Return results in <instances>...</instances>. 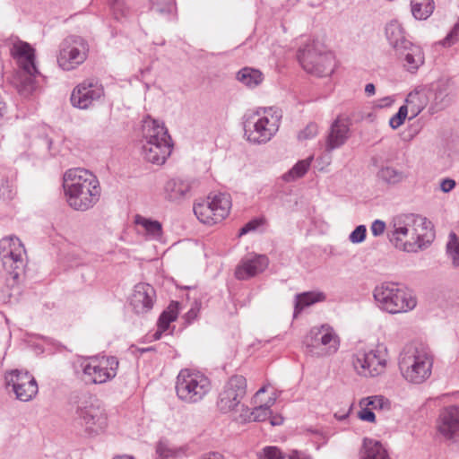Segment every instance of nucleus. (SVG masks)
Returning <instances> with one entry per match:
<instances>
[{
	"instance_id": "f257e3e1",
	"label": "nucleus",
	"mask_w": 459,
	"mask_h": 459,
	"mask_svg": "<svg viewBox=\"0 0 459 459\" xmlns=\"http://www.w3.org/2000/svg\"><path fill=\"white\" fill-rule=\"evenodd\" d=\"M387 237L398 250L416 253L427 248L435 238L431 221L415 213H401L389 222Z\"/></svg>"
},
{
	"instance_id": "f03ea898",
	"label": "nucleus",
	"mask_w": 459,
	"mask_h": 459,
	"mask_svg": "<svg viewBox=\"0 0 459 459\" xmlns=\"http://www.w3.org/2000/svg\"><path fill=\"white\" fill-rule=\"evenodd\" d=\"M63 186L68 205L75 211L92 208L101 194L97 177L82 168L68 169L64 175Z\"/></svg>"
},
{
	"instance_id": "7ed1b4c3",
	"label": "nucleus",
	"mask_w": 459,
	"mask_h": 459,
	"mask_svg": "<svg viewBox=\"0 0 459 459\" xmlns=\"http://www.w3.org/2000/svg\"><path fill=\"white\" fill-rule=\"evenodd\" d=\"M11 56L16 60L19 65L12 84L22 98H29L37 88V77L40 75L35 64V50L27 42L17 37L7 39Z\"/></svg>"
},
{
	"instance_id": "20e7f679",
	"label": "nucleus",
	"mask_w": 459,
	"mask_h": 459,
	"mask_svg": "<svg viewBox=\"0 0 459 459\" xmlns=\"http://www.w3.org/2000/svg\"><path fill=\"white\" fill-rule=\"evenodd\" d=\"M433 362L434 356L427 344L411 342L403 348L398 364L407 381L421 384L431 376Z\"/></svg>"
},
{
	"instance_id": "39448f33",
	"label": "nucleus",
	"mask_w": 459,
	"mask_h": 459,
	"mask_svg": "<svg viewBox=\"0 0 459 459\" xmlns=\"http://www.w3.org/2000/svg\"><path fill=\"white\" fill-rule=\"evenodd\" d=\"M142 155L152 164L162 165L172 152L171 138L163 124L146 118L143 124Z\"/></svg>"
},
{
	"instance_id": "423d86ee",
	"label": "nucleus",
	"mask_w": 459,
	"mask_h": 459,
	"mask_svg": "<svg viewBox=\"0 0 459 459\" xmlns=\"http://www.w3.org/2000/svg\"><path fill=\"white\" fill-rule=\"evenodd\" d=\"M281 117V110L272 107L246 115L243 127L247 140L255 144L268 143L278 132Z\"/></svg>"
},
{
	"instance_id": "0eeeda50",
	"label": "nucleus",
	"mask_w": 459,
	"mask_h": 459,
	"mask_svg": "<svg viewBox=\"0 0 459 459\" xmlns=\"http://www.w3.org/2000/svg\"><path fill=\"white\" fill-rule=\"evenodd\" d=\"M373 297L377 307L390 314L406 313L417 305L412 293L395 282H383L376 286Z\"/></svg>"
},
{
	"instance_id": "6e6552de",
	"label": "nucleus",
	"mask_w": 459,
	"mask_h": 459,
	"mask_svg": "<svg viewBox=\"0 0 459 459\" xmlns=\"http://www.w3.org/2000/svg\"><path fill=\"white\" fill-rule=\"evenodd\" d=\"M298 58L307 73L318 77L331 75L334 70L335 62L333 53L325 50L318 43L313 42L300 48Z\"/></svg>"
},
{
	"instance_id": "1a4fd4ad",
	"label": "nucleus",
	"mask_w": 459,
	"mask_h": 459,
	"mask_svg": "<svg viewBox=\"0 0 459 459\" xmlns=\"http://www.w3.org/2000/svg\"><path fill=\"white\" fill-rule=\"evenodd\" d=\"M387 359L386 347L384 344H377L375 348L357 350L352 357V364L359 376L373 377L385 370Z\"/></svg>"
},
{
	"instance_id": "9d476101",
	"label": "nucleus",
	"mask_w": 459,
	"mask_h": 459,
	"mask_svg": "<svg viewBox=\"0 0 459 459\" xmlns=\"http://www.w3.org/2000/svg\"><path fill=\"white\" fill-rule=\"evenodd\" d=\"M211 382L204 374L188 368L181 369L176 382V392L180 400L199 402L211 391Z\"/></svg>"
},
{
	"instance_id": "9b49d317",
	"label": "nucleus",
	"mask_w": 459,
	"mask_h": 459,
	"mask_svg": "<svg viewBox=\"0 0 459 459\" xmlns=\"http://www.w3.org/2000/svg\"><path fill=\"white\" fill-rule=\"evenodd\" d=\"M231 198L227 193L209 195L206 200L194 204V212L204 224L212 225L222 221L231 209Z\"/></svg>"
},
{
	"instance_id": "f8f14e48",
	"label": "nucleus",
	"mask_w": 459,
	"mask_h": 459,
	"mask_svg": "<svg viewBox=\"0 0 459 459\" xmlns=\"http://www.w3.org/2000/svg\"><path fill=\"white\" fill-rule=\"evenodd\" d=\"M308 353L313 356H326L335 353L339 349V337L333 327L322 325L311 328L303 341Z\"/></svg>"
},
{
	"instance_id": "ddd939ff",
	"label": "nucleus",
	"mask_w": 459,
	"mask_h": 459,
	"mask_svg": "<svg viewBox=\"0 0 459 459\" xmlns=\"http://www.w3.org/2000/svg\"><path fill=\"white\" fill-rule=\"evenodd\" d=\"M25 248L16 237H5L0 240V259L5 272L16 281L25 266Z\"/></svg>"
},
{
	"instance_id": "4468645a",
	"label": "nucleus",
	"mask_w": 459,
	"mask_h": 459,
	"mask_svg": "<svg viewBox=\"0 0 459 459\" xmlns=\"http://www.w3.org/2000/svg\"><path fill=\"white\" fill-rule=\"evenodd\" d=\"M89 45L80 36H68L60 44L58 65L65 71H72L82 65L88 56Z\"/></svg>"
},
{
	"instance_id": "2eb2a0df",
	"label": "nucleus",
	"mask_w": 459,
	"mask_h": 459,
	"mask_svg": "<svg viewBox=\"0 0 459 459\" xmlns=\"http://www.w3.org/2000/svg\"><path fill=\"white\" fill-rule=\"evenodd\" d=\"M118 360L115 357H92L82 362L84 381L103 384L117 375Z\"/></svg>"
},
{
	"instance_id": "dca6fc26",
	"label": "nucleus",
	"mask_w": 459,
	"mask_h": 459,
	"mask_svg": "<svg viewBox=\"0 0 459 459\" xmlns=\"http://www.w3.org/2000/svg\"><path fill=\"white\" fill-rule=\"evenodd\" d=\"M102 97H104L103 85L97 79L90 78L74 87L70 100L74 108L87 109Z\"/></svg>"
},
{
	"instance_id": "f3484780",
	"label": "nucleus",
	"mask_w": 459,
	"mask_h": 459,
	"mask_svg": "<svg viewBox=\"0 0 459 459\" xmlns=\"http://www.w3.org/2000/svg\"><path fill=\"white\" fill-rule=\"evenodd\" d=\"M4 378L6 388L13 392L20 402H30L38 393V384L28 372L13 370Z\"/></svg>"
},
{
	"instance_id": "a211bd4d",
	"label": "nucleus",
	"mask_w": 459,
	"mask_h": 459,
	"mask_svg": "<svg viewBox=\"0 0 459 459\" xmlns=\"http://www.w3.org/2000/svg\"><path fill=\"white\" fill-rule=\"evenodd\" d=\"M74 422L89 435H96L107 427V417L100 405L88 403L77 409Z\"/></svg>"
},
{
	"instance_id": "6ab92c4d",
	"label": "nucleus",
	"mask_w": 459,
	"mask_h": 459,
	"mask_svg": "<svg viewBox=\"0 0 459 459\" xmlns=\"http://www.w3.org/2000/svg\"><path fill=\"white\" fill-rule=\"evenodd\" d=\"M426 90L429 99V110L434 114L446 108L451 103V83L448 79H439L426 84Z\"/></svg>"
},
{
	"instance_id": "aec40b11",
	"label": "nucleus",
	"mask_w": 459,
	"mask_h": 459,
	"mask_svg": "<svg viewBox=\"0 0 459 459\" xmlns=\"http://www.w3.org/2000/svg\"><path fill=\"white\" fill-rule=\"evenodd\" d=\"M437 429L446 439L459 437V406L452 404L445 407L437 420Z\"/></svg>"
},
{
	"instance_id": "412c9836",
	"label": "nucleus",
	"mask_w": 459,
	"mask_h": 459,
	"mask_svg": "<svg viewBox=\"0 0 459 459\" xmlns=\"http://www.w3.org/2000/svg\"><path fill=\"white\" fill-rule=\"evenodd\" d=\"M350 126V120L341 116L333 121L325 138V150L326 152H332L346 143L351 136Z\"/></svg>"
},
{
	"instance_id": "4be33fe9",
	"label": "nucleus",
	"mask_w": 459,
	"mask_h": 459,
	"mask_svg": "<svg viewBox=\"0 0 459 459\" xmlns=\"http://www.w3.org/2000/svg\"><path fill=\"white\" fill-rule=\"evenodd\" d=\"M155 298L154 288L148 283L141 282L134 286L131 305L136 314H145L152 308Z\"/></svg>"
},
{
	"instance_id": "5701e85b",
	"label": "nucleus",
	"mask_w": 459,
	"mask_h": 459,
	"mask_svg": "<svg viewBox=\"0 0 459 459\" xmlns=\"http://www.w3.org/2000/svg\"><path fill=\"white\" fill-rule=\"evenodd\" d=\"M269 264V259L264 255H256L245 258L238 265L235 275L238 280H247L263 273Z\"/></svg>"
},
{
	"instance_id": "b1692460",
	"label": "nucleus",
	"mask_w": 459,
	"mask_h": 459,
	"mask_svg": "<svg viewBox=\"0 0 459 459\" xmlns=\"http://www.w3.org/2000/svg\"><path fill=\"white\" fill-rule=\"evenodd\" d=\"M192 182L188 179L175 178L169 179L164 186L166 200L180 203L191 197Z\"/></svg>"
},
{
	"instance_id": "393cba45",
	"label": "nucleus",
	"mask_w": 459,
	"mask_h": 459,
	"mask_svg": "<svg viewBox=\"0 0 459 459\" xmlns=\"http://www.w3.org/2000/svg\"><path fill=\"white\" fill-rule=\"evenodd\" d=\"M385 32L390 47L395 53L404 52L406 46L411 42L408 39L403 25L396 20H393L385 25Z\"/></svg>"
},
{
	"instance_id": "a878e982",
	"label": "nucleus",
	"mask_w": 459,
	"mask_h": 459,
	"mask_svg": "<svg viewBox=\"0 0 459 459\" xmlns=\"http://www.w3.org/2000/svg\"><path fill=\"white\" fill-rule=\"evenodd\" d=\"M247 394V380L242 376L231 377L221 394V402H240Z\"/></svg>"
},
{
	"instance_id": "bb28decb",
	"label": "nucleus",
	"mask_w": 459,
	"mask_h": 459,
	"mask_svg": "<svg viewBox=\"0 0 459 459\" xmlns=\"http://www.w3.org/2000/svg\"><path fill=\"white\" fill-rule=\"evenodd\" d=\"M428 105H429V99L426 85L416 87L411 91L406 99L404 107L409 108L411 113L410 119L416 117Z\"/></svg>"
},
{
	"instance_id": "cd10ccee",
	"label": "nucleus",
	"mask_w": 459,
	"mask_h": 459,
	"mask_svg": "<svg viewBox=\"0 0 459 459\" xmlns=\"http://www.w3.org/2000/svg\"><path fill=\"white\" fill-rule=\"evenodd\" d=\"M398 56L403 57V66L405 69L413 74L424 64V53L420 46L410 43L406 46L404 52L395 53Z\"/></svg>"
},
{
	"instance_id": "c85d7f7f",
	"label": "nucleus",
	"mask_w": 459,
	"mask_h": 459,
	"mask_svg": "<svg viewBox=\"0 0 459 459\" xmlns=\"http://www.w3.org/2000/svg\"><path fill=\"white\" fill-rule=\"evenodd\" d=\"M134 223L142 227L143 234L146 238L152 240L160 239L162 236V225L160 221L137 214L134 217Z\"/></svg>"
},
{
	"instance_id": "c756f323",
	"label": "nucleus",
	"mask_w": 459,
	"mask_h": 459,
	"mask_svg": "<svg viewBox=\"0 0 459 459\" xmlns=\"http://www.w3.org/2000/svg\"><path fill=\"white\" fill-rule=\"evenodd\" d=\"M361 459H389L388 453L380 441L364 438Z\"/></svg>"
},
{
	"instance_id": "7c9ffc66",
	"label": "nucleus",
	"mask_w": 459,
	"mask_h": 459,
	"mask_svg": "<svg viewBox=\"0 0 459 459\" xmlns=\"http://www.w3.org/2000/svg\"><path fill=\"white\" fill-rule=\"evenodd\" d=\"M272 414V411L267 403H260L259 406L246 410V414H236V421L246 423L251 421H264Z\"/></svg>"
},
{
	"instance_id": "2f4dec72",
	"label": "nucleus",
	"mask_w": 459,
	"mask_h": 459,
	"mask_svg": "<svg viewBox=\"0 0 459 459\" xmlns=\"http://www.w3.org/2000/svg\"><path fill=\"white\" fill-rule=\"evenodd\" d=\"M178 314V303L171 302L168 308L164 310L158 320V330L153 333V339L159 340L163 332L169 329V324L175 321Z\"/></svg>"
},
{
	"instance_id": "473e14b6",
	"label": "nucleus",
	"mask_w": 459,
	"mask_h": 459,
	"mask_svg": "<svg viewBox=\"0 0 459 459\" xmlns=\"http://www.w3.org/2000/svg\"><path fill=\"white\" fill-rule=\"evenodd\" d=\"M326 299V295L322 291H307L296 295L294 315L300 313L305 307L312 306Z\"/></svg>"
},
{
	"instance_id": "72a5a7b5",
	"label": "nucleus",
	"mask_w": 459,
	"mask_h": 459,
	"mask_svg": "<svg viewBox=\"0 0 459 459\" xmlns=\"http://www.w3.org/2000/svg\"><path fill=\"white\" fill-rule=\"evenodd\" d=\"M237 79L249 88H255L263 82V74L256 69L244 67L237 74Z\"/></svg>"
},
{
	"instance_id": "f704fd0d",
	"label": "nucleus",
	"mask_w": 459,
	"mask_h": 459,
	"mask_svg": "<svg viewBox=\"0 0 459 459\" xmlns=\"http://www.w3.org/2000/svg\"><path fill=\"white\" fill-rule=\"evenodd\" d=\"M412 15L418 20H426L434 11L433 0H411Z\"/></svg>"
},
{
	"instance_id": "c9c22d12",
	"label": "nucleus",
	"mask_w": 459,
	"mask_h": 459,
	"mask_svg": "<svg viewBox=\"0 0 459 459\" xmlns=\"http://www.w3.org/2000/svg\"><path fill=\"white\" fill-rule=\"evenodd\" d=\"M312 157L298 161L287 173L282 175V179L286 182L294 181L302 178L310 167Z\"/></svg>"
},
{
	"instance_id": "e433bc0d",
	"label": "nucleus",
	"mask_w": 459,
	"mask_h": 459,
	"mask_svg": "<svg viewBox=\"0 0 459 459\" xmlns=\"http://www.w3.org/2000/svg\"><path fill=\"white\" fill-rule=\"evenodd\" d=\"M377 176L381 180L392 185L402 182L405 178L403 171L392 166L382 167L377 172Z\"/></svg>"
},
{
	"instance_id": "4c0bfd02",
	"label": "nucleus",
	"mask_w": 459,
	"mask_h": 459,
	"mask_svg": "<svg viewBox=\"0 0 459 459\" xmlns=\"http://www.w3.org/2000/svg\"><path fill=\"white\" fill-rule=\"evenodd\" d=\"M367 405H374L373 408L365 407L358 411V418L363 421L375 422L376 415L373 411L375 410L389 411L391 409V403H366Z\"/></svg>"
},
{
	"instance_id": "58836bf2",
	"label": "nucleus",
	"mask_w": 459,
	"mask_h": 459,
	"mask_svg": "<svg viewBox=\"0 0 459 459\" xmlns=\"http://www.w3.org/2000/svg\"><path fill=\"white\" fill-rule=\"evenodd\" d=\"M446 253L451 257L453 265L459 266V238L455 232L449 234Z\"/></svg>"
},
{
	"instance_id": "ea45409f",
	"label": "nucleus",
	"mask_w": 459,
	"mask_h": 459,
	"mask_svg": "<svg viewBox=\"0 0 459 459\" xmlns=\"http://www.w3.org/2000/svg\"><path fill=\"white\" fill-rule=\"evenodd\" d=\"M182 452V448H172L165 440H160L156 446V454L158 455L157 459L174 458Z\"/></svg>"
},
{
	"instance_id": "a19ab883",
	"label": "nucleus",
	"mask_w": 459,
	"mask_h": 459,
	"mask_svg": "<svg viewBox=\"0 0 459 459\" xmlns=\"http://www.w3.org/2000/svg\"><path fill=\"white\" fill-rule=\"evenodd\" d=\"M13 198L12 183L5 173L0 174V199L11 200Z\"/></svg>"
},
{
	"instance_id": "79ce46f5",
	"label": "nucleus",
	"mask_w": 459,
	"mask_h": 459,
	"mask_svg": "<svg viewBox=\"0 0 459 459\" xmlns=\"http://www.w3.org/2000/svg\"><path fill=\"white\" fill-rule=\"evenodd\" d=\"M264 393L270 394L267 402H276L278 399L281 398V394H282L281 391H277L270 384H267L263 385L260 389L256 391V393L254 394L253 399H260L261 394Z\"/></svg>"
},
{
	"instance_id": "37998d69",
	"label": "nucleus",
	"mask_w": 459,
	"mask_h": 459,
	"mask_svg": "<svg viewBox=\"0 0 459 459\" xmlns=\"http://www.w3.org/2000/svg\"><path fill=\"white\" fill-rule=\"evenodd\" d=\"M409 108L404 107L403 105L399 108L398 112L394 115L390 120H389V126L393 129H397L399 126H401L409 113Z\"/></svg>"
},
{
	"instance_id": "c03bdc74",
	"label": "nucleus",
	"mask_w": 459,
	"mask_h": 459,
	"mask_svg": "<svg viewBox=\"0 0 459 459\" xmlns=\"http://www.w3.org/2000/svg\"><path fill=\"white\" fill-rule=\"evenodd\" d=\"M227 404L228 403H223V406L220 407V410L223 412L230 411L235 421L236 414H246V410H252V408L247 407L246 403H230L228 408Z\"/></svg>"
},
{
	"instance_id": "a18cd8bd",
	"label": "nucleus",
	"mask_w": 459,
	"mask_h": 459,
	"mask_svg": "<svg viewBox=\"0 0 459 459\" xmlns=\"http://www.w3.org/2000/svg\"><path fill=\"white\" fill-rule=\"evenodd\" d=\"M367 234V229L365 225H359L350 234L349 240L353 244H359L365 240Z\"/></svg>"
},
{
	"instance_id": "49530a36",
	"label": "nucleus",
	"mask_w": 459,
	"mask_h": 459,
	"mask_svg": "<svg viewBox=\"0 0 459 459\" xmlns=\"http://www.w3.org/2000/svg\"><path fill=\"white\" fill-rule=\"evenodd\" d=\"M318 133V126L316 123H309L303 130L299 133V140H307L315 137Z\"/></svg>"
},
{
	"instance_id": "de8ad7c7",
	"label": "nucleus",
	"mask_w": 459,
	"mask_h": 459,
	"mask_svg": "<svg viewBox=\"0 0 459 459\" xmlns=\"http://www.w3.org/2000/svg\"><path fill=\"white\" fill-rule=\"evenodd\" d=\"M459 39V23L455 24L453 29L449 31L446 37L442 40L444 47H451L455 44Z\"/></svg>"
},
{
	"instance_id": "09e8293b",
	"label": "nucleus",
	"mask_w": 459,
	"mask_h": 459,
	"mask_svg": "<svg viewBox=\"0 0 459 459\" xmlns=\"http://www.w3.org/2000/svg\"><path fill=\"white\" fill-rule=\"evenodd\" d=\"M259 459H283L282 452L276 446H265Z\"/></svg>"
},
{
	"instance_id": "8fccbe9b",
	"label": "nucleus",
	"mask_w": 459,
	"mask_h": 459,
	"mask_svg": "<svg viewBox=\"0 0 459 459\" xmlns=\"http://www.w3.org/2000/svg\"><path fill=\"white\" fill-rule=\"evenodd\" d=\"M370 230H371L373 236H375V237L381 236L385 232V223L381 220H376L371 224Z\"/></svg>"
},
{
	"instance_id": "3c124183",
	"label": "nucleus",
	"mask_w": 459,
	"mask_h": 459,
	"mask_svg": "<svg viewBox=\"0 0 459 459\" xmlns=\"http://www.w3.org/2000/svg\"><path fill=\"white\" fill-rule=\"evenodd\" d=\"M353 403H345V408L342 409V411H338L334 412V418L338 420H343L347 419L352 410Z\"/></svg>"
},
{
	"instance_id": "603ef678",
	"label": "nucleus",
	"mask_w": 459,
	"mask_h": 459,
	"mask_svg": "<svg viewBox=\"0 0 459 459\" xmlns=\"http://www.w3.org/2000/svg\"><path fill=\"white\" fill-rule=\"evenodd\" d=\"M259 221L256 220L251 221L247 222L244 227H242L239 230V236L245 235L250 231L255 230L259 226Z\"/></svg>"
},
{
	"instance_id": "864d4df0",
	"label": "nucleus",
	"mask_w": 459,
	"mask_h": 459,
	"mask_svg": "<svg viewBox=\"0 0 459 459\" xmlns=\"http://www.w3.org/2000/svg\"><path fill=\"white\" fill-rule=\"evenodd\" d=\"M455 186V181L451 178H445L440 183V188L444 193L450 192Z\"/></svg>"
},
{
	"instance_id": "5fc2aeb1",
	"label": "nucleus",
	"mask_w": 459,
	"mask_h": 459,
	"mask_svg": "<svg viewBox=\"0 0 459 459\" xmlns=\"http://www.w3.org/2000/svg\"><path fill=\"white\" fill-rule=\"evenodd\" d=\"M436 399L446 400V401H459V391L444 393V394L438 395Z\"/></svg>"
},
{
	"instance_id": "6e6d98bb",
	"label": "nucleus",
	"mask_w": 459,
	"mask_h": 459,
	"mask_svg": "<svg viewBox=\"0 0 459 459\" xmlns=\"http://www.w3.org/2000/svg\"><path fill=\"white\" fill-rule=\"evenodd\" d=\"M359 402H389V398L385 397V395L379 394L361 398Z\"/></svg>"
},
{
	"instance_id": "4d7b16f0",
	"label": "nucleus",
	"mask_w": 459,
	"mask_h": 459,
	"mask_svg": "<svg viewBox=\"0 0 459 459\" xmlns=\"http://www.w3.org/2000/svg\"><path fill=\"white\" fill-rule=\"evenodd\" d=\"M199 459H224V456L219 452H209L204 454Z\"/></svg>"
},
{
	"instance_id": "13d9d810",
	"label": "nucleus",
	"mask_w": 459,
	"mask_h": 459,
	"mask_svg": "<svg viewBox=\"0 0 459 459\" xmlns=\"http://www.w3.org/2000/svg\"><path fill=\"white\" fill-rule=\"evenodd\" d=\"M394 100L391 97H385L378 100L377 106L380 108L389 107L393 104Z\"/></svg>"
},
{
	"instance_id": "bf43d9fd",
	"label": "nucleus",
	"mask_w": 459,
	"mask_h": 459,
	"mask_svg": "<svg viewBox=\"0 0 459 459\" xmlns=\"http://www.w3.org/2000/svg\"><path fill=\"white\" fill-rule=\"evenodd\" d=\"M270 423L273 426H280L283 423V418L281 415L270 416Z\"/></svg>"
},
{
	"instance_id": "052dcab7",
	"label": "nucleus",
	"mask_w": 459,
	"mask_h": 459,
	"mask_svg": "<svg viewBox=\"0 0 459 459\" xmlns=\"http://www.w3.org/2000/svg\"><path fill=\"white\" fill-rule=\"evenodd\" d=\"M199 308L197 307V305H195V307H192L187 313H186V317H187V320L190 321V320H194L196 316H197V312H198Z\"/></svg>"
},
{
	"instance_id": "680f3d73",
	"label": "nucleus",
	"mask_w": 459,
	"mask_h": 459,
	"mask_svg": "<svg viewBox=\"0 0 459 459\" xmlns=\"http://www.w3.org/2000/svg\"><path fill=\"white\" fill-rule=\"evenodd\" d=\"M375 91H376V88L373 83H368L366 85L365 92L367 93V95L371 96V95L375 94Z\"/></svg>"
},
{
	"instance_id": "e2e57ef3",
	"label": "nucleus",
	"mask_w": 459,
	"mask_h": 459,
	"mask_svg": "<svg viewBox=\"0 0 459 459\" xmlns=\"http://www.w3.org/2000/svg\"><path fill=\"white\" fill-rule=\"evenodd\" d=\"M113 459H135V458L133 455H125L115 457Z\"/></svg>"
},
{
	"instance_id": "0e129e2a",
	"label": "nucleus",
	"mask_w": 459,
	"mask_h": 459,
	"mask_svg": "<svg viewBox=\"0 0 459 459\" xmlns=\"http://www.w3.org/2000/svg\"><path fill=\"white\" fill-rule=\"evenodd\" d=\"M299 455L297 453H295L290 456V459H299Z\"/></svg>"
}]
</instances>
